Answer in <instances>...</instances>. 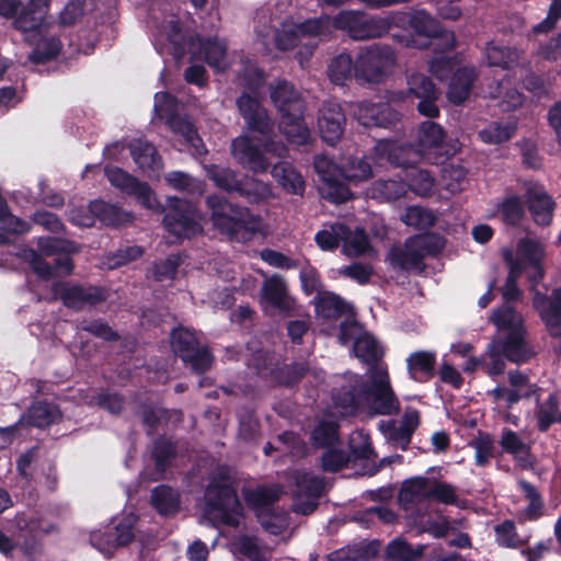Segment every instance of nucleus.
Wrapping results in <instances>:
<instances>
[{"instance_id":"obj_1","label":"nucleus","mask_w":561,"mask_h":561,"mask_svg":"<svg viewBox=\"0 0 561 561\" xmlns=\"http://www.w3.org/2000/svg\"><path fill=\"white\" fill-rule=\"evenodd\" d=\"M271 100L280 115L279 129L287 141L296 146L308 145L310 129L305 121L306 102L302 94L287 80H277L271 87Z\"/></svg>"},{"instance_id":"obj_2","label":"nucleus","mask_w":561,"mask_h":561,"mask_svg":"<svg viewBox=\"0 0 561 561\" xmlns=\"http://www.w3.org/2000/svg\"><path fill=\"white\" fill-rule=\"evenodd\" d=\"M205 204L213 226L231 240L249 239L260 230V218L248 207L234 205L218 194L208 195Z\"/></svg>"},{"instance_id":"obj_3","label":"nucleus","mask_w":561,"mask_h":561,"mask_svg":"<svg viewBox=\"0 0 561 561\" xmlns=\"http://www.w3.org/2000/svg\"><path fill=\"white\" fill-rule=\"evenodd\" d=\"M485 356L490 360L486 374L500 376L505 371V359L514 364H524L533 358L534 353L527 345L524 328H516L492 339L486 346Z\"/></svg>"},{"instance_id":"obj_4","label":"nucleus","mask_w":561,"mask_h":561,"mask_svg":"<svg viewBox=\"0 0 561 561\" xmlns=\"http://www.w3.org/2000/svg\"><path fill=\"white\" fill-rule=\"evenodd\" d=\"M445 239L435 232L420 233L409 237L403 248H392L389 252L391 265L402 271L425 267L426 256H437L445 249Z\"/></svg>"},{"instance_id":"obj_5","label":"nucleus","mask_w":561,"mask_h":561,"mask_svg":"<svg viewBox=\"0 0 561 561\" xmlns=\"http://www.w3.org/2000/svg\"><path fill=\"white\" fill-rule=\"evenodd\" d=\"M171 348L186 367L197 375L208 371L214 362L209 347L201 344L195 333L182 325L170 333Z\"/></svg>"},{"instance_id":"obj_6","label":"nucleus","mask_w":561,"mask_h":561,"mask_svg":"<svg viewBox=\"0 0 561 561\" xmlns=\"http://www.w3.org/2000/svg\"><path fill=\"white\" fill-rule=\"evenodd\" d=\"M365 408L376 415H396L400 401L393 391L387 369L374 367L368 379H364Z\"/></svg>"},{"instance_id":"obj_7","label":"nucleus","mask_w":561,"mask_h":561,"mask_svg":"<svg viewBox=\"0 0 561 561\" xmlns=\"http://www.w3.org/2000/svg\"><path fill=\"white\" fill-rule=\"evenodd\" d=\"M390 26L388 19L370 16L364 11L342 10L333 15V28L345 32L354 41L381 37Z\"/></svg>"},{"instance_id":"obj_8","label":"nucleus","mask_w":561,"mask_h":561,"mask_svg":"<svg viewBox=\"0 0 561 561\" xmlns=\"http://www.w3.org/2000/svg\"><path fill=\"white\" fill-rule=\"evenodd\" d=\"M394 64L396 55L390 46L373 44L359 50L355 59V78L367 83H380Z\"/></svg>"},{"instance_id":"obj_9","label":"nucleus","mask_w":561,"mask_h":561,"mask_svg":"<svg viewBox=\"0 0 561 561\" xmlns=\"http://www.w3.org/2000/svg\"><path fill=\"white\" fill-rule=\"evenodd\" d=\"M403 22L421 38L416 44L419 48H427L435 39V50L453 51L456 47V38L453 32L444 30L442 24L424 9L415 10L403 16Z\"/></svg>"},{"instance_id":"obj_10","label":"nucleus","mask_w":561,"mask_h":561,"mask_svg":"<svg viewBox=\"0 0 561 561\" xmlns=\"http://www.w3.org/2000/svg\"><path fill=\"white\" fill-rule=\"evenodd\" d=\"M162 224L168 232L179 239H190L199 234L203 230L196 205L179 197L168 198V208Z\"/></svg>"},{"instance_id":"obj_11","label":"nucleus","mask_w":561,"mask_h":561,"mask_svg":"<svg viewBox=\"0 0 561 561\" xmlns=\"http://www.w3.org/2000/svg\"><path fill=\"white\" fill-rule=\"evenodd\" d=\"M205 502L207 512L220 524L228 527L239 525L233 513L240 508V502L231 484L213 480L205 490Z\"/></svg>"},{"instance_id":"obj_12","label":"nucleus","mask_w":561,"mask_h":561,"mask_svg":"<svg viewBox=\"0 0 561 561\" xmlns=\"http://www.w3.org/2000/svg\"><path fill=\"white\" fill-rule=\"evenodd\" d=\"M51 291L54 297L59 299L66 308L75 311L95 307L108 298V291L103 286H85L64 280L55 282Z\"/></svg>"},{"instance_id":"obj_13","label":"nucleus","mask_w":561,"mask_h":561,"mask_svg":"<svg viewBox=\"0 0 561 561\" xmlns=\"http://www.w3.org/2000/svg\"><path fill=\"white\" fill-rule=\"evenodd\" d=\"M313 167L322 182V196L334 204H342L352 197V192L346 183L341 180V167L327 156H316Z\"/></svg>"},{"instance_id":"obj_14","label":"nucleus","mask_w":561,"mask_h":561,"mask_svg":"<svg viewBox=\"0 0 561 561\" xmlns=\"http://www.w3.org/2000/svg\"><path fill=\"white\" fill-rule=\"evenodd\" d=\"M135 516H126L116 524L90 534V542L99 551L111 554L115 549L129 545L135 538Z\"/></svg>"},{"instance_id":"obj_15","label":"nucleus","mask_w":561,"mask_h":561,"mask_svg":"<svg viewBox=\"0 0 561 561\" xmlns=\"http://www.w3.org/2000/svg\"><path fill=\"white\" fill-rule=\"evenodd\" d=\"M375 152L391 165L405 170H411L423 161L432 162L431 157H426L414 144L392 139L379 140L375 146Z\"/></svg>"},{"instance_id":"obj_16","label":"nucleus","mask_w":561,"mask_h":561,"mask_svg":"<svg viewBox=\"0 0 561 561\" xmlns=\"http://www.w3.org/2000/svg\"><path fill=\"white\" fill-rule=\"evenodd\" d=\"M104 172L111 185L118 188L123 194L135 197L147 209L156 208L158 202L147 182L139 181L118 167L106 165Z\"/></svg>"},{"instance_id":"obj_17","label":"nucleus","mask_w":561,"mask_h":561,"mask_svg":"<svg viewBox=\"0 0 561 561\" xmlns=\"http://www.w3.org/2000/svg\"><path fill=\"white\" fill-rule=\"evenodd\" d=\"M236 105L249 131L259 134L266 139L274 134V119L262 106L257 96L242 92L238 96Z\"/></svg>"},{"instance_id":"obj_18","label":"nucleus","mask_w":561,"mask_h":561,"mask_svg":"<svg viewBox=\"0 0 561 561\" xmlns=\"http://www.w3.org/2000/svg\"><path fill=\"white\" fill-rule=\"evenodd\" d=\"M332 403L342 416H355L365 409L364 378L354 377L332 390Z\"/></svg>"},{"instance_id":"obj_19","label":"nucleus","mask_w":561,"mask_h":561,"mask_svg":"<svg viewBox=\"0 0 561 561\" xmlns=\"http://www.w3.org/2000/svg\"><path fill=\"white\" fill-rule=\"evenodd\" d=\"M333 16L322 14L318 18L307 19L290 31H285L277 36V46L280 49H291L298 45L299 36H329L333 31Z\"/></svg>"},{"instance_id":"obj_20","label":"nucleus","mask_w":561,"mask_h":561,"mask_svg":"<svg viewBox=\"0 0 561 561\" xmlns=\"http://www.w3.org/2000/svg\"><path fill=\"white\" fill-rule=\"evenodd\" d=\"M356 115L358 122L365 127H380L393 130L401 125L402 118V114L387 102L373 103L363 101L358 105Z\"/></svg>"},{"instance_id":"obj_21","label":"nucleus","mask_w":561,"mask_h":561,"mask_svg":"<svg viewBox=\"0 0 561 561\" xmlns=\"http://www.w3.org/2000/svg\"><path fill=\"white\" fill-rule=\"evenodd\" d=\"M190 54L193 60L205 61L209 67L224 71L227 68V45L217 37L190 36Z\"/></svg>"},{"instance_id":"obj_22","label":"nucleus","mask_w":561,"mask_h":561,"mask_svg":"<svg viewBox=\"0 0 561 561\" xmlns=\"http://www.w3.org/2000/svg\"><path fill=\"white\" fill-rule=\"evenodd\" d=\"M346 117L341 104L328 101L319 111L318 128L321 139L329 146H335L345 130Z\"/></svg>"},{"instance_id":"obj_23","label":"nucleus","mask_w":561,"mask_h":561,"mask_svg":"<svg viewBox=\"0 0 561 561\" xmlns=\"http://www.w3.org/2000/svg\"><path fill=\"white\" fill-rule=\"evenodd\" d=\"M39 252L44 255H56L53 260L54 277L58 275H71L75 270V263L70 254L76 251V244L60 238H39L37 242Z\"/></svg>"},{"instance_id":"obj_24","label":"nucleus","mask_w":561,"mask_h":561,"mask_svg":"<svg viewBox=\"0 0 561 561\" xmlns=\"http://www.w3.org/2000/svg\"><path fill=\"white\" fill-rule=\"evenodd\" d=\"M231 154L243 169L253 173H265L271 165L261 147L247 135L232 140Z\"/></svg>"},{"instance_id":"obj_25","label":"nucleus","mask_w":561,"mask_h":561,"mask_svg":"<svg viewBox=\"0 0 561 561\" xmlns=\"http://www.w3.org/2000/svg\"><path fill=\"white\" fill-rule=\"evenodd\" d=\"M408 83L410 94L419 99L416 105L419 113L428 118L438 117L440 111L436 102L440 93L432 79L423 73H414Z\"/></svg>"},{"instance_id":"obj_26","label":"nucleus","mask_w":561,"mask_h":561,"mask_svg":"<svg viewBox=\"0 0 561 561\" xmlns=\"http://www.w3.org/2000/svg\"><path fill=\"white\" fill-rule=\"evenodd\" d=\"M261 301L276 309L280 314L293 316L296 311V300L288 294L287 285L280 275L267 277L261 287Z\"/></svg>"},{"instance_id":"obj_27","label":"nucleus","mask_w":561,"mask_h":561,"mask_svg":"<svg viewBox=\"0 0 561 561\" xmlns=\"http://www.w3.org/2000/svg\"><path fill=\"white\" fill-rule=\"evenodd\" d=\"M445 136L446 133L439 124L433 121H425L419 125L416 142L414 145L422 149L426 157H431L432 151H434L435 158L431 163L444 164L449 158L447 152H442Z\"/></svg>"},{"instance_id":"obj_28","label":"nucleus","mask_w":561,"mask_h":561,"mask_svg":"<svg viewBox=\"0 0 561 561\" xmlns=\"http://www.w3.org/2000/svg\"><path fill=\"white\" fill-rule=\"evenodd\" d=\"M154 99L156 110H159L163 105H165L167 111L170 112L167 119V124L170 126V128L173 131L181 134L186 139V141L190 142L195 148H197L198 153H201V151L198 150V145H201L202 148H204L203 140L198 136L195 126L190 121L179 116L174 112L175 98L169 92H159L156 94Z\"/></svg>"},{"instance_id":"obj_29","label":"nucleus","mask_w":561,"mask_h":561,"mask_svg":"<svg viewBox=\"0 0 561 561\" xmlns=\"http://www.w3.org/2000/svg\"><path fill=\"white\" fill-rule=\"evenodd\" d=\"M534 306L539 310L549 333L561 335V287L553 289L550 297L537 294Z\"/></svg>"},{"instance_id":"obj_30","label":"nucleus","mask_w":561,"mask_h":561,"mask_svg":"<svg viewBox=\"0 0 561 561\" xmlns=\"http://www.w3.org/2000/svg\"><path fill=\"white\" fill-rule=\"evenodd\" d=\"M499 444L502 451L511 455L520 469L529 470L534 467L536 459L531 447L520 438L517 432L505 427L502 431Z\"/></svg>"},{"instance_id":"obj_31","label":"nucleus","mask_w":561,"mask_h":561,"mask_svg":"<svg viewBox=\"0 0 561 561\" xmlns=\"http://www.w3.org/2000/svg\"><path fill=\"white\" fill-rule=\"evenodd\" d=\"M49 4L50 0H30L15 16L13 26L23 33H39L45 25Z\"/></svg>"},{"instance_id":"obj_32","label":"nucleus","mask_w":561,"mask_h":561,"mask_svg":"<svg viewBox=\"0 0 561 561\" xmlns=\"http://www.w3.org/2000/svg\"><path fill=\"white\" fill-rule=\"evenodd\" d=\"M478 79L474 67L462 66L457 68L449 78L447 99L454 105H461L471 94L472 87Z\"/></svg>"},{"instance_id":"obj_33","label":"nucleus","mask_w":561,"mask_h":561,"mask_svg":"<svg viewBox=\"0 0 561 561\" xmlns=\"http://www.w3.org/2000/svg\"><path fill=\"white\" fill-rule=\"evenodd\" d=\"M129 150L133 160L144 174L151 176L152 174H158L162 169V158L151 142L142 139H135L130 142Z\"/></svg>"},{"instance_id":"obj_34","label":"nucleus","mask_w":561,"mask_h":561,"mask_svg":"<svg viewBox=\"0 0 561 561\" xmlns=\"http://www.w3.org/2000/svg\"><path fill=\"white\" fill-rule=\"evenodd\" d=\"M527 208L536 225L541 227L550 226L556 209L554 199L545 191L528 188L526 192Z\"/></svg>"},{"instance_id":"obj_35","label":"nucleus","mask_w":561,"mask_h":561,"mask_svg":"<svg viewBox=\"0 0 561 561\" xmlns=\"http://www.w3.org/2000/svg\"><path fill=\"white\" fill-rule=\"evenodd\" d=\"M310 371V365L307 360H294L289 364L277 363L270 370L271 379L280 387H297L306 375Z\"/></svg>"},{"instance_id":"obj_36","label":"nucleus","mask_w":561,"mask_h":561,"mask_svg":"<svg viewBox=\"0 0 561 561\" xmlns=\"http://www.w3.org/2000/svg\"><path fill=\"white\" fill-rule=\"evenodd\" d=\"M436 353L415 351L407 358V369L410 378L416 382H427L435 376Z\"/></svg>"},{"instance_id":"obj_37","label":"nucleus","mask_w":561,"mask_h":561,"mask_svg":"<svg viewBox=\"0 0 561 561\" xmlns=\"http://www.w3.org/2000/svg\"><path fill=\"white\" fill-rule=\"evenodd\" d=\"M313 305L316 313L327 320H336L353 312L352 305L332 291L318 293Z\"/></svg>"},{"instance_id":"obj_38","label":"nucleus","mask_w":561,"mask_h":561,"mask_svg":"<svg viewBox=\"0 0 561 561\" xmlns=\"http://www.w3.org/2000/svg\"><path fill=\"white\" fill-rule=\"evenodd\" d=\"M89 211L95 219L110 227L116 228L131 220V215L122 207L102 199L90 202Z\"/></svg>"},{"instance_id":"obj_39","label":"nucleus","mask_w":561,"mask_h":561,"mask_svg":"<svg viewBox=\"0 0 561 561\" xmlns=\"http://www.w3.org/2000/svg\"><path fill=\"white\" fill-rule=\"evenodd\" d=\"M518 486L524 493L525 499L528 500V505L517 513V519L520 524L526 520L534 522L543 515V499L537 488L527 480H519Z\"/></svg>"},{"instance_id":"obj_40","label":"nucleus","mask_w":561,"mask_h":561,"mask_svg":"<svg viewBox=\"0 0 561 561\" xmlns=\"http://www.w3.org/2000/svg\"><path fill=\"white\" fill-rule=\"evenodd\" d=\"M151 504L160 515L173 516L180 511V494L170 485L160 484L151 492Z\"/></svg>"},{"instance_id":"obj_41","label":"nucleus","mask_w":561,"mask_h":561,"mask_svg":"<svg viewBox=\"0 0 561 561\" xmlns=\"http://www.w3.org/2000/svg\"><path fill=\"white\" fill-rule=\"evenodd\" d=\"M485 57L490 67L511 70L518 65L519 55L515 48L491 42L485 47Z\"/></svg>"},{"instance_id":"obj_42","label":"nucleus","mask_w":561,"mask_h":561,"mask_svg":"<svg viewBox=\"0 0 561 561\" xmlns=\"http://www.w3.org/2000/svg\"><path fill=\"white\" fill-rule=\"evenodd\" d=\"M27 417L30 425L45 428L61 417V413L56 404L48 401H37L28 409Z\"/></svg>"},{"instance_id":"obj_43","label":"nucleus","mask_w":561,"mask_h":561,"mask_svg":"<svg viewBox=\"0 0 561 561\" xmlns=\"http://www.w3.org/2000/svg\"><path fill=\"white\" fill-rule=\"evenodd\" d=\"M559 405V397L556 392L550 393L543 402H540L539 396H537L535 417L537 430L540 433H547L551 425L556 423Z\"/></svg>"},{"instance_id":"obj_44","label":"nucleus","mask_w":561,"mask_h":561,"mask_svg":"<svg viewBox=\"0 0 561 561\" xmlns=\"http://www.w3.org/2000/svg\"><path fill=\"white\" fill-rule=\"evenodd\" d=\"M62 43L57 36H41L35 47L28 55V60L34 65H43L54 60L61 51Z\"/></svg>"},{"instance_id":"obj_45","label":"nucleus","mask_w":561,"mask_h":561,"mask_svg":"<svg viewBox=\"0 0 561 561\" xmlns=\"http://www.w3.org/2000/svg\"><path fill=\"white\" fill-rule=\"evenodd\" d=\"M341 180L345 183H358L368 180L373 175V169L369 160L365 157H350L341 165Z\"/></svg>"},{"instance_id":"obj_46","label":"nucleus","mask_w":561,"mask_h":561,"mask_svg":"<svg viewBox=\"0 0 561 561\" xmlns=\"http://www.w3.org/2000/svg\"><path fill=\"white\" fill-rule=\"evenodd\" d=\"M430 486L431 482L428 478L413 477L407 479L399 491V501L402 503L413 504L430 500V496H427Z\"/></svg>"},{"instance_id":"obj_47","label":"nucleus","mask_w":561,"mask_h":561,"mask_svg":"<svg viewBox=\"0 0 561 561\" xmlns=\"http://www.w3.org/2000/svg\"><path fill=\"white\" fill-rule=\"evenodd\" d=\"M496 210L506 226L517 227L525 217V205L518 195H508L497 205Z\"/></svg>"},{"instance_id":"obj_48","label":"nucleus","mask_w":561,"mask_h":561,"mask_svg":"<svg viewBox=\"0 0 561 561\" xmlns=\"http://www.w3.org/2000/svg\"><path fill=\"white\" fill-rule=\"evenodd\" d=\"M330 80L337 85H343L355 76V60L348 53H341L333 57L328 67Z\"/></svg>"},{"instance_id":"obj_49","label":"nucleus","mask_w":561,"mask_h":561,"mask_svg":"<svg viewBox=\"0 0 561 561\" xmlns=\"http://www.w3.org/2000/svg\"><path fill=\"white\" fill-rule=\"evenodd\" d=\"M348 234L350 227L347 225L335 222L330 229L319 230L314 236V242L322 251H334L343 238H347Z\"/></svg>"},{"instance_id":"obj_50","label":"nucleus","mask_w":561,"mask_h":561,"mask_svg":"<svg viewBox=\"0 0 561 561\" xmlns=\"http://www.w3.org/2000/svg\"><path fill=\"white\" fill-rule=\"evenodd\" d=\"M400 218L404 225L416 230H428L436 222L435 214L419 205L408 206Z\"/></svg>"},{"instance_id":"obj_51","label":"nucleus","mask_w":561,"mask_h":561,"mask_svg":"<svg viewBox=\"0 0 561 561\" xmlns=\"http://www.w3.org/2000/svg\"><path fill=\"white\" fill-rule=\"evenodd\" d=\"M268 186L254 178H240L236 193L250 204H260L268 196Z\"/></svg>"},{"instance_id":"obj_52","label":"nucleus","mask_w":561,"mask_h":561,"mask_svg":"<svg viewBox=\"0 0 561 561\" xmlns=\"http://www.w3.org/2000/svg\"><path fill=\"white\" fill-rule=\"evenodd\" d=\"M243 499L249 507L259 510L275 504L279 500V491L274 486L259 485L243 490Z\"/></svg>"},{"instance_id":"obj_53","label":"nucleus","mask_w":561,"mask_h":561,"mask_svg":"<svg viewBox=\"0 0 561 561\" xmlns=\"http://www.w3.org/2000/svg\"><path fill=\"white\" fill-rule=\"evenodd\" d=\"M377 548L373 542L359 543L354 546H346L337 550L332 551L328 560L329 561H362L368 560L375 557Z\"/></svg>"},{"instance_id":"obj_54","label":"nucleus","mask_w":561,"mask_h":561,"mask_svg":"<svg viewBox=\"0 0 561 561\" xmlns=\"http://www.w3.org/2000/svg\"><path fill=\"white\" fill-rule=\"evenodd\" d=\"M296 495L308 499H319L324 489V481L310 472L297 471L295 474Z\"/></svg>"},{"instance_id":"obj_55","label":"nucleus","mask_w":561,"mask_h":561,"mask_svg":"<svg viewBox=\"0 0 561 561\" xmlns=\"http://www.w3.org/2000/svg\"><path fill=\"white\" fill-rule=\"evenodd\" d=\"M207 176L214 182L216 187L228 194L236 193L240 181L236 171L216 164H211L207 168Z\"/></svg>"},{"instance_id":"obj_56","label":"nucleus","mask_w":561,"mask_h":561,"mask_svg":"<svg viewBox=\"0 0 561 561\" xmlns=\"http://www.w3.org/2000/svg\"><path fill=\"white\" fill-rule=\"evenodd\" d=\"M409 188L421 197L431 196L434 188V178L431 172L414 167L407 173Z\"/></svg>"},{"instance_id":"obj_57","label":"nucleus","mask_w":561,"mask_h":561,"mask_svg":"<svg viewBox=\"0 0 561 561\" xmlns=\"http://www.w3.org/2000/svg\"><path fill=\"white\" fill-rule=\"evenodd\" d=\"M176 445L169 438L159 437L153 443L152 458L158 471H165L176 457Z\"/></svg>"},{"instance_id":"obj_58","label":"nucleus","mask_w":561,"mask_h":561,"mask_svg":"<svg viewBox=\"0 0 561 561\" xmlns=\"http://www.w3.org/2000/svg\"><path fill=\"white\" fill-rule=\"evenodd\" d=\"M340 425L335 421H320L311 432V440L317 447H329L339 440Z\"/></svg>"},{"instance_id":"obj_59","label":"nucleus","mask_w":561,"mask_h":561,"mask_svg":"<svg viewBox=\"0 0 561 561\" xmlns=\"http://www.w3.org/2000/svg\"><path fill=\"white\" fill-rule=\"evenodd\" d=\"M516 126L494 122L479 133L480 139L490 145H500L508 141L515 134Z\"/></svg>"},{"instance_id":"obj_60","label":"nucleus","mask_w":561,"mask_h":561,"mask_svg":"<svg viewBox=\"0 0 561 561\" xmlns=\"http://www.w3.org/2000/svg\"><path fill=\"white\" fill-rule=\"evenodd\" d=\"M369 247L367 233L363 228H356L355 231L350 228V234L343 238L342 252L348 257H357L365 254Z\"/></svg>"},{"instance_id":"obj_61","label":"nucleus","mask_w":561,"mask_h":561,"mask_svg":"<svg viewBox=\"0 0 561 561\" xmlns=\"http://www.w3.org/2000/svg\"><path fill=\"white\" fill-rule=\"evenodd\" d=\"M495 539L499 546L510 549H516L525 545L519 538L515 523L512 519H505L494 526Z\"/></svg>"},{"instance_id":"obj_62","label":"nucleus","mask_w":561,"mask_h":561,"mask_svg":"<svg viewBox=\"0 0 561 561\" xmlns=\"http://www.w3.org/2000/svg\"><path fill=\"white\" fill-rule=\"evenodd\" d=\"M353 352L355 356L365 364H375L381 357L377 342L370 335H363L357 337L353 344Z\"/></svg>"},{"instance_id":"obj_63","label":"nucleus","mask_w":561,"mask_h":561,"mask_svg":"<svg viewBox=\"0 0 561 561\" xmlns=\"http://www.w3.org/2000/svg\"><path fill=\"white\" fill-rule=\"evenodd\" d=\"M79 329L106 342H117L121 339L118 332L101 318L82 320Z\"/></svg>"},{"instance_id":"obj_64","label":"nucleus","mask_w":561,"mask_h":561,"mask_svg":"<svg viewBox=\"0 0 561 561\" xmlns=\"http://www.w3.org/2000/svg\"><path fill=\"white\" fill-rule=\"evenodd\" d=\"M430 500L445 505H458L456 486L445 481L434 480L427 491Z\"/></svg>"}]
</instances>
